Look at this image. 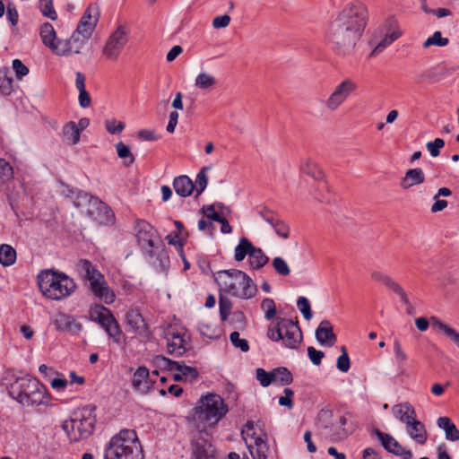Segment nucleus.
<instances>
[{
    "instance_id": "obj_46",
    "label": "nucleus",
    "mask_w": 459,
    "mask_h": 459,
    "mask_svg": "<svg viewBox=\"0 0 459 459\" xmlns=\"http://www.w3.org/2000/svg\"><path fill=\"white\" fill-rule=\"evenodd\" d=\"M232 308V302L230 299L223 295H220L219 298V310H220V317L221 321L228 320Z\"/></svg>"
},
{
    "instance_id": "obj_32",
    "label": "nucleus",
    "mask_w": 459,
    "mask_h": 459,
    "mask_svg": "<svg viewBox=\"0 0 459 459\" xmlns=\"http://www.w3.org/2000/svg\"><path fill=\"white\" fill-rule=\"evenodd\" d=\"M173 187L178 195L187 197L193 194L195 184L189 177L182 175L174 178Z\"/></svg>"
},
{
    "instance_id": "obj_28",
    "label": "nucleus",
    "mask_w": 459,
    "mask_h": 459,
    "mask_svg": "<svg viewBox=\"0 0 459 459\" xmlns=\"http://www.w3.org/2000/svg\"><path fill=\"white\" fill-rule=\"evenodd\" d=\"M300 170L318 181V186L326 187V183L324 181L325 173L320 166L311 159H306L300 165Z\"/></svg>"
},
{
    "instance_id": "obj_45",
    "label": "nucleus",
    "mask_w": 459,
    "mask_h": 459,
    "mask_svg": "<svg viewBox=\"0 0 459 459\" xmlns=\"http://www.w3.org/2000/svg\"><path fill=\"white\" fill-rule=\"evenodd\" d=\"M209 169V167H204L196 175L195 183H194L195 189L196 191V196L200 195L207 186L208 178L206 176V171Z\"/></svg>"
},
{
    "instance_id": "obj_36",
    "label": "nucleus",
    "mask_w": 459,
    "mask_h": 459,
    "mask_svg": "<svg viewBox=\"0 0 459 459\" xmlns=\"http://www.w3.org/2000/svg\"><path fill=\"white\" fill-rule=\"evenodd\" d=\"M126 320L134 332H140L146 327V323L139 309L132 308L128 310L126 315Z\"/></svg>"
},
{
    "instance_id": "obj_43",
    "label": "nucleus",
    "mask_w": 459,
    "mask_h": 459,
    "mask_svg": "<svg viewBox=\"0 0 459 459\" xmlns=\"http://www.w3.org/2000/svg\"><path fill=\"white\" fill-rule=\"evenodd\" d=\"M217 81L214 76L207 73H201L195 78V86L201 90H210L212 89Z\"/></svg>"
},
{
    "instance_id": "obj_34",
    "label": "nucleus",
    "mask_w": 459,
    "mask_h": 459,
    "mask_svg": "<svg viewBox=\"0 0 459 459\" xmlns=\"http://www.w3.org/2000/svg\"><path fill=\"white\" fill-rule=\"evenodd\" d=\"M425 181V175L421 169H411L406 171L405 176L402 178L401 187L408 189L413 186L422 184Z\"/></svg>"
},
{
    "instance_id": "obj_61",
    "label": "nucleus",
    "mask_w": 459,
    "mask_h": 459,
    "mask_svg": "<svg viewBox=\"0 0 459 459\" xmlns=\"http://www.w3.org/2000/svg\"><path fill=\"white\" fill-rule=\"evenodd\" d=\"M395 39H393L391 36L387 34L384 35V38L377 43V45L374 48L371 52V56H377L380 54L385 48L390 46Z\"/></svg>"
},
{
    "instance_id": "obj_12",
    "label": "nucleus",
    "mask_w": 459,
    "mask_h": 459,
    "mask_svg": "<svg viewBox=\"0 0 459 459\" xmlns=\"http://www.w3.org/2000/svg\"><path fill=\"white\" fill-rule=\"evenodd\" d=\"M241 435L254 459H267L269 446L266 443L265 433L257 434L254 422L248 420L244 425Z\"/></svg>"
},
{
    "instance_id": "obj_23",
    "label": "nucleus",
    "mask_w": 459,
    "mask_h": 459,
    "mask_svg": "<svg viewBox=\"0 0 459 459\" xmlns=\"http://www.w3.org/2000/svg\"><path fill=\"white\" fill-rule=\"evenodd\" d=\"M55 325L58 331L78 333L82 326L73 316L59 313L55 319Z\"/></svg>"
},
{
    "instance_id": "obj_2",
    "label": "nucleus",
    "mask_w": 459,
    "mask_h": 459,
    "mask_svg": "<svg viewBox=\"0 0 459 459\" xmlns=\"http://www.w3.org/2000/svg\"><path fill=\"white\" fill-rule=\"evenodd\" d=\"M7 389L9 394L23 406H39L48 402L47 387L30 375L15 377Z\"/></svg>"
},
{
    "instance_id": "obj_55",
    "label": "nucleus",
    "mask_w": 459,
    "mask_h": 459,
    "mask_svg": "<svg viewBox=\"0 0 459 459\" xmlns=\"http://www.w3.org/2000/svg\"><path fill=\"white\" fill-rule=\"evenodd\" d=\"M105 127L109 134H118L125 129L126 125L125 123L113 118L106 120Z\"/></svg>"
},
{
    "instance_id": "obj_59",
    "label": "nucleus",
    "mask_w": 459,
    "mask_h": 459,
    "mask_svg": "<svg viewBox=\"0 0 459 459\" xmlns=\"http://www.w3.org/2000/svg\"><path fill=\"white\" fill-rule=\"evenodd\" d=\"M394 355H395L396 362H397L399 368H402V367H403L405 361L408 359L407 354L403 350L402 345L398 340L394 341Z\"/></svg>"
},
{
    "instance_id": "obj_49",
    "label": "nucleus",
    "mask_w": 459,
    "mask_h": 459,
    "mask_svg": "<svg viewBox=\"0 0 459 459\" xmlns=\"http://www.w3.org/2000/svg\"><path fill=\"white\" fill-rule=\"evenodd\" d=\"M272 265L275 272L281 276H288L290 273V269L286 261L281 257H275L273 259Z\"/></svg>"
},
{
    "instance_id": "obj_41",
    "label": "nucleus",
    "mask_w": 459,
    "mask_h": 459,
    "mask_svg": "<svg viewBox=\"0 0 459 459\" xmlns=\"http://www.w3.org/2000/svg\"><path fill=\"white\" fill-rule=\"evenodd\" d=\"M273 372L274 384L286 385L291 384L293 381L292 374L284 367L277 368L273 369Z\"/></svg>"
},
{
    "instance_id": "obj_56",
    "label": "nucleus",
    "mask_w": 459,
    "mask_h": 459,
    "mask_svg": "<svg viewBox=\"0 0 459 459\" xmlns=\"http://www.w3.org/2000/svg\"><path fill=\"white\" fill-rule=\"evenodd\" d=\"M256 379L262 386L266 387L273 383V372H267L264 368H257Z\"/></svg>"
},
{
    "instance_id": "obj_11",
    "label": "nucleus",
    "mask_w": 459,
    "mask_h": 459,
    "mask_svg": "<svg viewBox=\"0 0 459 459\" xmlns=\"http://www.w3.org/2000/svg\"><path fill=\"white\" fill-rule=\"evenodd\" d=\"M247 255L249 267L252 270H259L269 262V257L260 247L254 246L247 238L242 237L235 247L234 258L237 262H241Z\"/></svg>"
},
{
    "instance_id": "obj_25",
    "label": "nucleus",
    "mask_w": 459,
    "mask_h": 459,
    "mask_svg": "<svg viewBox=\"0 0 459 459\" xmlns=\"http://www.w3.org/2000/svg\"><path fill=\"white\" fill-rule=\"evenodd\" d=\"M76 269L80 276L88 281L90 285L92 281L101 280L103 274L97 269L92 263L87 259H81L76 264Z\"/></svg>"
},
{
    "instance_id": "obj_63",
    "label": "nucleus",
    "mask_w": 459,
    "mask_h": 459,
    "mask_svg": "<svg viewBox=\"0 0 459 459\" xmlns=\"http://www.w3.org/2000/svg\"><path fill=\"white\" fill-rule=\"evenodd\" d=\"M13 69L19 80H22V77L29 74V68L20 59H14L13 61Z\"/></svg>"
},
{
    "instance_id": "obj_15",
    "label": "nucleus",
    "mask_w": 459,
    "mask_h": 459,
    "mask_svg": "<svg viewBox=\"0 0 459 459\" xmlns=\"http://www.w3.org/2000/svg\"><path fill=\"white\" fill-rule=\"evenodd\" d=\"M167 350L170 355H183L190 348V336L184 328L169 326L166 333Z\"/></svg>"
},
{
    "instance_id": "obj_29",
    "label": "nucleus",
    "mask_w": 459,
    "mask_h": 459,
    "mask_svg": "<svg viewBox=\"0 0 459 459\" xmlns=\"http://www.w3.org/2000/svg\"><path fill=\"white\" fill-rule=\"evenodd\" d=\"M39 34L43 44L49 48L56 55V50L55 48L59 46V42L62 39L56 38V30L53 25L49 22L43 23L40 27Z\"/></svg>"
},
{
    "instance_id": "obj_24",
    "label": "nucleus",
    "mask_w": 459,
    "mask_h": 459,
    "mask_svg": "<svg viewBox=\"0 0 459 459\" xmlns=\"http://www.w3.org/2000/svg\"><path fill=\"white\" fill-rule=\"evenodd\" d=\"M152 384L153 381L150 378L149 369L144 366L139 367L133 376V386L142 393H147L152 388Z\"/></svg>"
},
{
    "instance_id": "obj_4",
    "label": "nucleus",
    "mask_w": 459,
    "mask_h": 459,
    "mask_svg": "<svg viewBox=\"0 0 459 459\" xmlns=\"http://www.w3.org/2000/svg\"><path fill=\"white\" fill-rule=\"evenodd\" d=\"M214 280L221 290L238 299H251L257 291L253 280L238 269L219 271L214 273Z\"/></svg>"
},
{
    "instance_id": "obj_62",
    "label": "nucleus",
    "mask_w": 459,
    "mask_h": 459,
    "mask_svg": "<svg viewBox=\"0 0 459 459\" xmlns=\"http://www.w3.org/2000/svg\"><path fill=\"white\" fill-rule=\"evenodd\" d=\"M94 30L95 28L92 22L85 23L84 22L80 21L74 31L77 32V34L91 38Z\"/></svg>"
},
{
    "instance_id": "obj_48",
    "label": "nucleus",
    "mask_w": 459,
    "mask_h": 459,
    "mask_svg": "<svg viewBox=\"0 0 459 459\" xmlns=\"http://www.w3.org/2000/svg\"><path fill=\"white\" fill-rule=\"evenodd\" d=\"M13 169L4 159H0V183H6L13 179Z\"/></svg>"
},
{
    "instance_id": "obj_39",
    "label": "nucleus",
    "mask_w": 459,
    "mask_h": 459,
    "mask_svg": "<svg viewBox=\"0 0 459 459\" xmlns=\"http://www.w3.org/2000/svg\"><path fill=\"white\" fill-rule=\"evenodd\" d=\"M110 313H111L110 309L107 308L103 305L93 304L91 306V307L89 309V318L91 321L100 324Z\"/></svg>"
},
{
    "instance_id": "obj_50",
    "label": "nucleus",
    "mask_w": 459,
    "mask_h": 459,
    "mask_svg": "<svg viewBox=\"0 0 459 459\" xmlns=\"http://www.w3.org/2000/svg\"><path fill=\"white\" fill-rule=\"evenodd\" d=\"M261 308L264 311L267 320L273 319L276 315V307L273 299L266 298L261 303Z\"/></svg>"
},
{
    "instance_id": "obj_64",
    "label": "nucleus",
    "mask_w": 459,
    "mask_h": 459,
    "mask_svg": "<svg viewBox=\"0 0 459 459\" xmlns=\"http://www.w3.org/2000/svg\"><path fill=\"white\" fill-rule=\"evenodd\" d=\"M203 214L210 221H221V214L215 211L214 205H204L202 208Z\"/></svg>"
},
{
    "instance_id": "obj_7",
    "label": "nucleus",
    "mask_w": 459,
    "mask_h": 459,
    "mask_svg": "<svg viewBox=\"0 0 459 459\" xmlns=\"http://www.w3.org/2000/svg\"><path fill=\"white\" fill-rule=\"evenodd\" d=\"M363 32L334 19L329 25L325 40L331 48L341 56L351 53Z\"/></svg>"
},
{
    "instance_id": "obj_40",
    "label": "nucleus",
    "mask_w": 459,
    "mask_h": 459,
    "mask_svg": "<svg viewBox=\"0 0 459 459\" xmlns=\"http://www.w3.org/2000/svg\"><path fill=\"white\" fill-rule=\"evenodd\" d=\"M13 92V78L9 75V69H0V93L8 96Z\"/></svg>"
},
{
    "instance_id": "obj_53",
    "label": "nucleus",
    "mask_w": 459,
    "mask_h": 459,
    "mask_svg": "<svg viewBox=\"0 0 459 459\" xmlns=\"http://www.w3.org/2000/svg\"><path fill=\"white\" fill-rule=\"evenodd\" d=\"M39 4L44 16L53 21L57 18V14L53 6V0H39Z\"/></svg>"
},
{
    "instance_id": "obj_42",
    "label": "nucleus",
    "mask_w": 459,
    "mask_h": 459,
    "mask_svg": "<svg viewBox=\"0 0 459 459\" xmlns=\"http://www.w3.org/2000/svg\"><path fill=\"white\" fill-rule=\"evenodd\" d=\"M64 136L72 144H76L80 141V129L77 125L71 121L65 125L63 127Z\"/></svg>"
},
{
    "instance_id": "obj_21",
    "label": "nucleus",
    "mask_w": 459,
    "mask_h": 459,
    "mask_svg": "<svg viewBox=\"0 0 459 459\" xmlns=\"http://www.w3.org/2000/svg\"><path fill=\"white\" fill-rule=\"evenodd\" d=\"M93 205H96V210H89L90 216L96 221L99 224H109L113 222L114 213L111 209L98 198L91 199Z\"/></svg>"
},
{
    "instance_id": "obj_16",
    "label": "nucleus",
    "mask_w": 459,
    "mask_h": 459,
    "mask_svg": "<svg viewBox=\"0 0 459 459\" xmlns=\"http://www.w3.org/2000/svg\"><path fill=\"white\" fill-rule=\"evenodd\" d=\"M154 360L155 363L160 367H163L164 368H167L170 371L181 372L184 381L192 382L198 377V371L195 368L181 364L178 361H173L162 355L156 356Z\"/></svg>"
},
{
    "instance_id": "obj_8",
    "label": "nucleus",
    "mask_w": 459,
    "mask_h": 459,
    "mask_svg": "<svg viewBox=\"0 0 459 459\" xmlns=\"http://www.w3.org/2000/svg\"><path fill=\"white\" fill-rule=\"evenodd\" d=\"M273 341L282 340L284 345L296 349L302 340V333L298 323L287 318H278L274 326H271L267 333Z\"/></svg>"
},
{
    "instance_id": "obj_52",
    "label": "nucleus",
    "mask_w": 459,
    "mask_h": 459,
    "mask_svg": "<svg viewBox=\"0 0 459 459\" xmlns=\"http://www.w3.org/2000/svg\"><path fill=\"white\" fill-rule=\"evenodd\" d=\"M80 21L85 23L92 22L95 28L98 22V8L92 4L89 5Z\"/></svg>"
},
{
    "instance_id": "obj_17",
    "label": "nucleus",
    "mask_w": 459,
    "mask_h": 459,
    "mask_svg": "<svg viewBox=\"0 0 459 459\" xmlns=\"http://www.w3.org/2000/svg\"><path fill=\"white\" fill-rule=\"evenodd\" d=\"M90 38L77 34L74 31L70 39L61 40L59 46L56 47L57 56H71L73 54H80Z\"/></svg>"
},
{
    "instance_id": "obj_58",
    "label": "nucleus",
    "mask_w": 459,
    "mask_h": 459,
    "mask_svg": "<svg viewBox=\"0 0 459 459\" xmlns=\"http://www.w3.org/2000/svg\"><path fill=\"white\" fill-rule=\"evenodd\" d=\"M297 306L306 320H310L312 318L310 303L307 298L299 297L297 301Z\"/></svg>"
},
{
    "instance_id": "obj_31",
    "label": "nucleus",
    "mask_w": 459,
    "mask_h": 459,
    "mask_svg": "<svg viewBox=\"0 0 459 459\" xmlns=\"http://www.w3.org/2000/svg\"><path fill=\"white\" fill-rule=\"evenodd\" d=\"M410 437L418 444L424 445L428 439V432L425 425L417 420H413L406 425Z\"/></svg>"
},
{
    "instance_id": "obj_10",
    "label": "nucleus",
    "mask_w": 459,
    "mask_h": 459,
    "mask_svg": "<svg viewBox=\"0 0 459 459\" xmlns=\"http://www.w3.org/2000/svg\"><path fill=\"white\" fill-rule=\"evenodd\" d=\"M335 19L364 32L368 20V7L362 1L353 0L344 5Z\"/></svg>"
},
{
    "instance_id": "obj_22",
    "label": "nucleus",
    "mask_w": 459,
    "mask_h": 459,
    "mask_svg": "<svg viewBox=\"0 0 459 459\" xmlns=\"http://www.w3.org/2000/svg\"><path fill=\"white\" fill-rule=\"evenodd\" d=\"M316 338L317 342L325 346L332 347L337 341V336L333 333V327L330 321L323 320L316 330Z\"/></svg>"
},
{
    "instance_id": "obj_14",
    "label": "nucleus",
    "mask_w": 459,
    "mask_h": 459,
    "mask_svg": "<svg viewBox=\"0 0 459 459\" xmlns=\"http://www.w3.org/2000/svg\"><path fill=\"white\" fill-rule=\"evenodd\" d=\"M358 83L351 78H346L335 85L333 91L325 100V107L330 112H334L358 91Z\"/></svg>"
},
{
    "instance_id": "obj_20",
    "label": "nucleus",
    "mask_w": 459,
    "mask_h": 459,
    "mask_svg": "<svg viewBox=\"0 0 459 459\" xmlns=\"http://www.w3.org/2000/svg\"><path fill=\"white\" fill-rule=\"evenodd\" d=\"M90 290L93 295L107 305L112 304L116 299L114 290L108 285L104 275L101 280L91 282Z\"/></svg>"
},
{
    "instance_id": "obj_26",
    "label": "nucleus",
    "mask_w": 459,
    "mask_h": 459,
    "mask_svg": "<svg viewBox=\"0 0 459 459\" xmlns=\"http://www.w3.org/2000/svg\"><path fill=\"white\" fill-rule=\"evenodd\" d=\"M214 457V449L211 442L204 438H197L193 444L190 459H212Z\"/></svg>"
},
{
    "instance_id": "obj_13",
    "label": "nucleus",
    "mask_w": 459,
    "mask_h": 459,
    "mask_svg": "<svg viewBox=\"0 0 459 459\" xmlns=\"http://www.w3.org/2000/svg\"><path fill=\"white\" fill-rule=\"evenodd\" d=\"M130 30L126 25H119L109 35L103 48L102 54L106 59L115 62L118 59L129 40Z\"/></svg>"
},
{
    "instance_id": "obj_33",
    "label": "nucleus",
    "mask_w": 459,
    "mask_h": 459,
    "mask_svg": "<svg viewBox=\"0 0 459 459\" xmlns=\"http://www.w3.org/2000/svg\"><path fill=\"white\" fill-rule=\"evenodd\" d=\"M393 410L395 417L406 425L417 418L415 409L409 403L396 404Z\"/></svg>"
},
{
    "instance_id": "obj_30",
    "label": "nucleus",
    "mask_w": 459,
    "mask_h": 459,
    "mask_svg": "<svg viewBox=\"0 0 459 459\" xmlns=\"http://www.w3.org/2000/svg\"><path fill=\"white\" fill-rule=\"evenodd\" d=\"M430 324L437 333L446 335L459 348V333L455 329L446 325L437 316L430 317Z\"/></svg>"
},
{
    "instance_id": "obj_37",
    "label": "nucleus",
    "mask_w": 459,
    "mask_h": 459,
    "mask_svg": "<svg viewBox=\"0 0 459 459\" xmlns=\"http://www.w3.org/2000/svg\"><path fill=\"white\" fill-rule=\"evenodd\" d=\"M382 30L385 34L391 36L393 39H398L403 35L399 22L394 16L388 17L382 25Z\"/></svg>"
},
{
    "instance_id": "obj_6",
    "label": "nucleus",
    "mask_w": 459,
    "mask_h": 459,
    "mask_svg": "<svg viewBox=\"0 0 459 459\" xmlns=\"http://www.w3.org/2000/svg\"><path fill=\"white\" fill-rule=\"evenodd\" d=\"M96 426L95 406L86 405L75 410L68 420L62 424L68 439L77 443L89 438Z\"/></svg>"
},
{
    "instance_id": "obj_38",
    "label": "nucleus",
    "mask_w": 459,
    "mask_h": 459,
    "mask_svg": "<svg viewBox=\"0 0 459 459\" xmlns=\"http://www.w3.org/2000/svg\"><path fill=\"white\" fill-rule=\"evenodd\" d=\"M16 261V251L15 249L7 244H2L0 246V264L3 266L13 265Z\"/></svg>"
},
{
    "instance_id": "obj_44",
    "label": "nucleus",
    "mask_w": 459,
    "mask_h": 459,
    "mask_svg": "<svg viewBox=\"0 0 459 459\" xmlns=\"http://www.w3.org/2000/svg\"><path fill=\"white\" fill-rule=\"evenodd\" d=\"M117 155L120 159L124 160V165L126 167L131 166L134 162V156L131 152L129 147L124 143L119 142L116 144Z\"/></svg>"
},
{
    "instance_id": "obj_18",
    "label": "nucleus",
    "mask_w": 459,
    "mask_h": 459,
    "mask_svg": "<svg viewBox=\"0 0 459 459\" xmlns=\"http://www.w3.org/2000/svg\"><path fill=\"white\" fill-rule=\"evenodd\" d=\"M377 437L384 448L389 453L401 456L402 459H411L412 454L410 450L405 449L397 440L390 434L384 433L377 429L373 430Z\"/></svg>"
},
{
    "instance_id": "obj_60",
    "label": "nucleus",
    "mask_w": 459,
    "mask_h": 459,
    "mask_svg": "<svg viewBox=\"0 0 459 459\" xmlns=\"http://www.w3.org/2000/svg\"><path fill=\"white\" fill-rule=\"evenodd\" d=\"M426 146L432 157H437L440 150L445 146V142L441 138H436L433 142H429Z\"/></svg>"
},
{
    "instance_id": "obj_51",
    "label": "nucleus",
    "mask_w": 459,
    "mask_h": 459,
    "mask_svg": "<svg viewBox=\"0 0 459 459\" xmlns=\"http://www.w3.org/2000/svg\"><path fill=\"white\" fill-rule=\"evenodd\" d=\"M342 354L337 359L336 367L342 372H347L351 368V360L345 346L341 347Z\"/></svg>"
},
{
    "instance_id": "obj_47",
    "label": "nucleus",
    "mask_w": 459,
    "mask_h": 459,
    "mask_svg": "<svg viewBox=\"0 0 459 459\" xmlns=\"http://www.w3.org/2000/svg\"><path fill=\"white\" fill-rule=\"evenodd\" d=\"M449 43L447 38H443L440 31H435L433 35L428 38L424 43L423 48H428L430 46L445 47Z\"/></svg>"
},
{
    "instance_id": "obj_54",
    "label": "nucleus",
    "mask_w": 459,
    "mask_h": 459,
    "mask_svg": "<svg viewBox=\"0 0 459 459\" xmlns=\"http://www.w3.org/2000/svg\"><path fill=\"white\" fill-rule=\"evenodd\" d=\"M246 322L247 319L245 314L239 310L233 312L230 319V324L238 330L245 328Z\"/></svg>"
},
{
    "instance_id": "obj_27",
    "label": "nucleus",
    "mask_w": 459,
    "mask_h": 459,
    "mask_svg": "<svg viewBox=\"0 0 459 459\" xmlns=\"http://www.w3.org/2000/svg\"><path fill=\"white\" fill-rule=\"evenodd\" d=\"M99 325L106 331L108 337L111 338L114 342L117 344L121 343L123 333L112 312Z\"/></svg>"
},
{
    "instance_id": "obj_19",
    "label": "nucleus",
    "mask_w": 459,
    "mask_h": 459,
    "mask_svg": "<svg viewBox=\"0 0 459 459\" xmlns=\"http://www.w3.org/2000/svg\"><path fill=\"white\" fill-rule=\"evenodd\" d=\"M371 279L376 282L383 284L384 286L396 293L404 304H410L408 296L402 288V286L398 284L395 281H394L389 275L380 271H374L371 273Z\"/></svg>"
},
{
    "instance_id": "obj_35",
    "label": "nucleus",
    "mask_w": 459,
    "mask_h": 459,
    "mask_svg": "<svg viewBox=\"0 0 459 459\" xmlns=\"http://www.w3.org/2000/svg\"><path fill=\"white\" fill-rule=\"evenodd\" d=\"M437 424L438 428L445 431L446 438L447 440L453 442L459 440V430L449 417H439L437 420Z\"/></svg>"
},
{
    "instance_id": "obj_5",
    "label": "nucleus",
    "mask_w": 459,
    "mask_h": 459,
    "mask_svg": "<svg viewBox=\"0 0 459 459\" xmlns=\"http://www.w3.org/2000/svg\"><path fill=\"white\" fill-rule=\"evenodd\" d=\"M228 411L227 403L219 394L208 393L200 398L198 405L194 408L193 418L198 429H205L215 427Z\"/></svg>"
},
{
    "instance_id": "obj_9",
    "label": "nucleus",
    "mask_w": 459,
    "mask_h": 459,
    "mask_svg": "<svg viewBox=\"0 0 459 459\" xmlns=\"http://www.w3.org/2000/svg\"><path fill=\"white\" fill-rule=\"evenodd\" d=\"M134 232L138 246L143 255L149 259L158 255L157 252L163 245L158 239L155 229L146 221L138 220L135 222Z\"/></svg>"
},
{
    "instance_id": "obj_1",
    "label": "nucleus",
    "mask_w": 459,
    "mask_h": 459,
    "mask_svg": "<svg viewBox=\"0 0 459 459\" xmlns=\"http://www.w3.org/2000/svg\"><path fill=\"white\" fill-rule=\"evenodd\" d=\"M105 459H144L143 446L137 432L123 429L114 435L106 445Z\"/></svg>"
},
{
    "instance_id": "obj_57",
    "label": "nucleus",
    "mask_w": 459,
    "mask_h": 459,
    "mask_svg": "<svg viewBox=\"0 0 459 459\" xmlns=\"http://www.w3.org/2000/svg\"><path fill=\"white\" fill-rule=\"evenodd\" d=\"M230 340L234 347L239 348L240 351L247 352L249 350L248 342L246 339H240L239 333L235 331L230 335Z\"/></svg>"
},
{
    "instance_id": "obj_3",
    "label": "nucleus",
    "mask_w": 459,
    "mask_h": 459,
    "mask_svg": "<svg viewBox=\"0 0 459 459\" xmlns=\"http://www.w3.org/2000/svg\"><path fill=\"white\" fill-rule=\"evenodd\" d=\"M41 294L51 300H61L71 296L77 285L74 279L55 269L41 270L37 276Z\"/></svg>"
}]
</instances>
